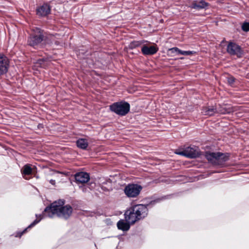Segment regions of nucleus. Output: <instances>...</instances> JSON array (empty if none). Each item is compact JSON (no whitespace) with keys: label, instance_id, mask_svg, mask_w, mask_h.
<instances>
[{"label":"nucleus","instance_id":"0eeeda50","mask_svg":"<svg viewBox=\"0 0 249 249\" xmlns=\"http://www.w3.org/2000/svg\"><path fill=\"white\" fill-rule=\"evenodd\" d=\"M36 34L30 35L28 39V44L31 46L35 47L40 44L43 40V36L39 29H36Z\"/></svg>","mask_w":249,"mask_h":249},{"label":"nucleus","instance_id":"423d86ee","mask_svg":"<svg viewBox=\"0 0 249 249\" xmlns=\"http://www.w3.org/2000/svg\"><path fill=\"white\" fill-rule=\"evenodd\" d=\"M176 153L190 158H196L200 155L199 149L196 146L188 147L183 151L179 152H176Z\"/></svg>","mask_w":249,"mask_h":249},{"label":"nucleus","instance_id":"5701e85b","mask_svg":"<svg viewBox=\"0 0 249 249\" xmlns=\"http://www.w3.org/2000/svg\"><path fill=\"white\" fill-rule=\"evenodd\" d=\"M242 29L245 32L249 31V22H245L242 26Z\"/></svg>","mask_w":249,"mask_h":249},{"label":"nucleus","instance_id":"1a4fd4ad","mask_svg":"<svg viewBox=\"0 0 249 249\" xmlns=\"http://www.w3.org/2000/svg\"><path fill=\"white\" fill-rule=\"evenodd\" d=\"M124 217L126 221L131 224H133L136 221L139 220L135 211H133V207H131L125 211L124 213Z\"/></svg>","mask_w":249,"mask_h":249},{"label":"nucleus","instance_id":"2eb2a0df","mask_svg":"<svg viewBox=\"0 0 249 249\" xmlns=\"http://www.w3.org/2000/svg\"><path fill=\"white\" fill-rule=\"evenodd\" d=\"M76 145L78 148L86 150L89 145V142L87 139L80 138L76 141Z\"/></svg>","mask_w":249,"mask_h":249},{"label":"nucleus","instance_id":"dca6fc26","mask_svg":"<svg viewBox=\"0 0 249 249\" xmlns=\"http://www.w3.org/2000/svg\"><path fill=\"white\" fill-rule=\"evenodd\" d=\"M130 224L124 220H120L117 223V227L119 230L123 231H127L130 228Z\"/></svg>","mask_w":249,"mask_h":249},{"label":"nucleus","instance_id":"4be33fe9","mask_svg":"<svg viewBox=\"0 0 249 249\" xmlns=\"http://www.w3.org/2000/svg\"><path fill=\"white\" fill-rule=\"evenodd\" d=\"M169 50L172 53H176L178 54H180V52H181V50L179 49L177 47H174V48H171Z\"/></svg>","mask_w":249,"mask_h":249},{"label":"nucleus","instance_id":"393cba45","mask_svg":"<svg viewBox=\"0 0 249 249\" xmlns=\"http://www.w3.org/2000/svg\"><path fill=\"white\" fill-rule=\"evenodd\" d=\"M228 82L229 84L231 85L234 82V78L233 77H230L228 78Z\"/></svg>","mask_w":249,"mask_h":249},{"label":"nucleus","instance_id":"f03ea898","mask_svg":"<svg viewBox=\"0 0 249 249\" xmlns=\"http://www.w3.org/2000/svg\"><path fill=\"white\" fill-rule=\"evenodd\" d=\"M207 160L215 165H222L229 160V156L220 152H210L205 153Z\"/></svg>","mask_w":249,"mask_h":249},{"label":"nucleus","instance_id":"4468645a","mask_svg":"<svg viewBox=\"0 0 249 249\" xmlns=\"http://www.w3.org/2000/svg\"><path fill=\"white\" fill-rule=\"evenodd\" d=\"M208 5V3L203 0H196L193 2L192 8L200 9L206 8Z\"/></svg>","mask_w":249,"mask_h":249},{"label":"nucleus","instance_id":"f257e3e1","mask_svg":"<svg viewBox=\"0 0 249 249\" xmlns=\"http://www.w3.org/2000/svg\"><path fill=\"white\" fill-rule=\"evenodd\" d=\"M64 204V200H59L53 203L50 207H47L44 211L50 217L56 214L59 217L67 219L71 215L72 209L69 205L63 206Z\"/></svg>","mask_w":249,"mask_h":249},{"label":"nucleus","instance_id":"a878e982","mask_svg":"<svg viewBox=\"0 0 249 249\" xmlns=\"http://www.w3.org/2000/svg\"><path fill=\"white\" fill-rule=\"evenodd\" d=\"M50 183H51L52 185H54L55 183V181L54 180L51 179L50 180Z\"/></svg>","mask_w":249,"mask_h":249},{"label":"nucleus","instance_id":"7ed1b4c3","mask_svg":"<svg viewBox=\"0 0 249 249\" xmlns=\"http://www.w3.org/2000/svg\"><path fill=\"white\" fill-rule=\"evenodd\" d=\"M111 111L116 114L121 115H125L130 110V105L127 102H116L109 106Z\"/></svg>","mask_w":249,"mask_h":249},{"label":"nucleus","instance_id":"ddd939ff","mask_svg":"<svg viewBox=\"0 0 249 249\" xmlns=\"http://www.w3.org/2000/svg\"><path fill=\"white\" fill-rule=\"evenodd\" d=\"M158 51V48L155 46H151L148 47L144 45L142 48V52L143 54L145 55H150L155 54Z\"/></svg>","mask_w":249,"mask_h":249},{"label":"nucleus","instance_id":"a211bd4d","mask_svg":"<svg viewBox=\"0 0 249 249\" xmlns=\"http://www.w3.org/2000/svg\"><path fill=\"white\" fill-rule=\"evenodd\" d=\"M34 169L32 168L30 164L25 165L21 170L22 174L23 176L32 175L33 173Z\"/></svg>","mask_w":249,"mask_h":249},{"label":"nucleus","instance_id":"39448f33","mask_svg":"<svg viewBox=\"0 0 249 249\" xmlns=\"http://www.w3.org/2000/svg\"><path fill=\"white\" fill-rule=\"evenodd\" d=\"M227 51L231 55L236 56L238 58H240L243 54V51L241 47L235 43L230 42L229 43Z\"/></svg>","mask_w":249,"mask_h":249},{"label":"nucleus","instance_id":"b1692460","mask_svg":"<svg viewBox=\"0 0 249 249\" xmlns=\"http://www.w3.org/2000/svg\"><path fill=\"white\" fill-rule=\"evenodd\" d=\"M40 221V219L39 220H37V219H36L35 220L33 223H32L27 228H26V229H25V230L23 231V232H24L28 229L29 228H30L31 227H33V226H34L35 225H36L37 223H38Z\"/></svg>","mask_w":249,"mask_h":249},{"label":"nucleus","instance_id":"6ab92c4d","mask_svg":"<svg viewBox=\"0 0 249 249\" xmlns=\"http://www.w3.org/2000/svg\"><path fill=\"white\" fill-rule=\"evenodd\" d=\"M146 42L147 41L144 40L133 41L130 43V44L128 45V48L130 49H134L135 48L140 47Z\"/></svg>","mask_w":249,"mask_h":249},{"label":"nucleus","instance_id":"bb28decb","mask_svg":"<svg viewBox=\"0 0 249 249\" xmlns=\"http://www.w3.org/2000/svg\"><path fill=\"white\" fill-rule=\"evenodd\" d=\"M220 112H221V113H223V114H225V113H229V111H222V110H221V111H220Z\"/></svg>","mask_w":249,"mask_h":249},{"label":"nucleus","instance_id":"cd10ccee","mask_svg":"<svg viewBox=\"0 0 249 249\" xmlns=\"http://www.w3.org/2000/svg\"><path fill=\"white\" fill-rule=\"evenodd\" d=\"M84 189H85V188H83V191H84Z\"/></svg>","mask_w":249,"mask_h":249},{"label":"nucleus","instance_id":"9b49d317","mask_svg":"<svg viewBox=\"0 0 249 249\" xmlns=\"http://www.w3.org/2000/svg\"><path fill=\"white\" fill-rule=\"evenodd\" d=\"M74 177L75 181L78 184H85L88 182L90 179L89 174L83 172L77 173Z\"/></svg>","mask_w":249,"mask_h":249},{"label":"nucleus","instance_id":"412c9836","mask_svg":"<svg viewBox=\"0 0 249 249\" xmlns=\"http://www.w3.org/2000/svg\"><path fill=\"white\" fill-rule=\"evenodd\" d=\"M195 53L194 51H182L181 50L180 54L183 55H190L194 54Z\"/></svg>","mask_w":249,"mask_h":249},{"label":"nucleus","instance_id":"20e7f679","mask_svg":"<svg viewBox=\"0 0 249 249\" xmlns=\"http://www.w3.org/2000/svg\"><path fill=\"white\" fill-rule=\"evenodd\" d=\"M142 187L136 184H129L124 188V192L128 197H136L140 193Z\"/></svg>","mask_w":249,"mask_h":249},{"label":"nucleus","instance_id":"6e6552de","mask_svg":"<svg viewBox=\"0 0 249 249\" xmlns=\"http://www.w3.org/2000/svg\"><path fill=\"white\" fill-rule=\"evenodd\" d=\"M133 211H135L139 220L145 217L148 213V209L147 206L143 204H138L132 206Z\"/></svg>","mask_w":249,"mask_h":249},{"label":"nucleus","instance_id":"f8f14e48","mask_svg":"<svg viewBox=\"0 0 249 249\" xmlns=\"http://www.w3.org/2000/svg\"><path fill=\"white\" fill-rule=\"evenodd\" d=\"M50 11L49 5L45 3L36 9V14L40 17H45L50 14Z\"/></svg>","mask_w":249,"mask_h":249},{"label":"nucleus","instance_id":"aec40b11","mask_svg":"<svg viewBox=\"0 0 249 249\" xmlns=\"http://www.w3.org/2000/svg\"><path fill=\"white\" fill-rule=\"evenodd\" d=\"M49 61L46 58H42L38 59L36 62V64L42 68L46 67L49 64Z\"/></svg>","mask_w":249,"mask_h":249},{"label":"nucleus","instance_id":"9d476101","mask_svg":"<svg viewBox=\"0 0 249 249\" xmlns=\"http://www.w3.org/2000/svg\"><path fill=\"white\" fill-rule=\"evenodd\" d=\"M9 62L8 58L0 53V75L6 73L8 70Z\"/></svg>","mask_w":249,"mask_h":249},{"label":"nucleus","instance_id":"f3484780","mask_svg":"<svg viewBox=\"0 0 249 249\" xmlns=\"http://www.w3.org/2000/svg\"><path fill=\"white\" fill-rule=\"evenodd\" d=\"M216 112V109L214 107H204L202 109L201 113L204 115L212 116Z\"/></svg>","mask_w":249,"mask_h":249}]
</instances>
